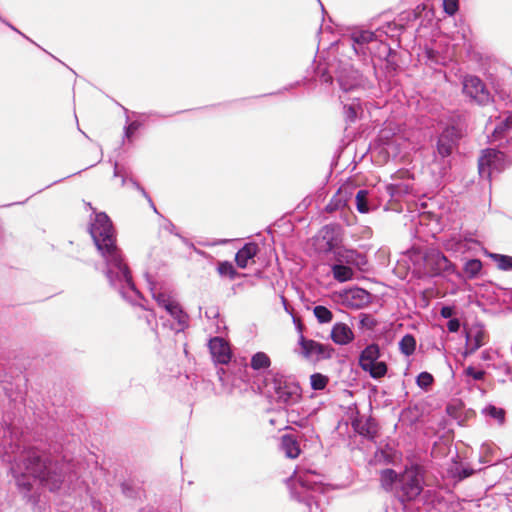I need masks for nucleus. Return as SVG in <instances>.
<instances>
[{
    "mask_svg": "<svg viewBox=\"0 0 512 512\" xmlns=\"http://www.w3.org/2000/svg\"><path fill=\"white\" fill-rule=\"evenodd\" d=\"M10 470L23 498L27 502H36L31 493L32 479L39 480L50 492L59 491L67 475L72 471V464L65 459L52 458L38 448L30 447L14 458Z\"/></svg>",
    "mask_w": 512,
    "mask_h": 512,
    "instance_id": "obj_1",
    "label": "nucleus"
},
{
    "mask_svg": "<svg viewBox=\"0 0 512 512\" xmlns=\"http://www.w3.org/2000/svg\"><path fill=\"white\" fill-rule=\"evenodd\" d=\"M89 226V233L93 242L104 260L102 272L111 288L117 290L127 300H134L141 296L137 289L131 270L125 260L122 250L116 244V234L113 223L105 212H96Z\"/></svg>",
    "mask_w": 512,
    "mask_h": 512,
    "instance_id": "obj_2",
    "label": "nucleus"
},
{
    "mask_svg": "<svg viewBox=\"0 0 512 512\" xmlns=\"http://www.w3.org/2000/svg\"><path fill=\"white\" fill-rule=\"evenodd\" d=\"M291 497L300 503H304L309 512L313 511V506L319 508L316 500V493L321 494L325 491L323 476L315 471H296L290 479Z\"/></svg>",
    "mask_w": 512,
    "mask_h": 512,
    "instance_id": "obj_3",
    "label": "nucleus"
},
{
    "mask_svg": "<svg viewBox=\"0 0 512 512\" xmlns=\"http://www.w3.org/2000/svg\"><path fill=\"white\" fill-rule=\"evenodd\" d=\"M410 258L414 263H423V271L428 277H442L452 279L460 277L456 265L437 248H425L424 250L412 248Z\"/></svg>",
    "mask_w": 512,
    "mask_h": 512,
    "instance_id": "obj_4",
    "label": "nucleus"
},
{
    "mask_svg": "<svg viewBox=\"0 0 512 512\" xmlns=\"http://www.w3.org/2000/svg\"><path fill=\"white\" fill-rule=\"evenodd\" d=\"M266 384L271 385L278 404L292 407L302 397V389L299 383L291 376L273 368L266 373Z\"/></svg>",
    "mask_w": 512,
    "mask_h": 512,
    "instance_id": "obj_5",
    "label": "nucleus"
},
{
    "mask_svg": "<svg viewBox=\"0 0 512 512\" xmlns=\"http://www.w3.org/2000/svg\"><path fill=\"white\" fill-rule=\"evenodd\" d=\"M365 66L366 69L363 72L350 65L341 67L337 73V82L344 93L369 90L374 87V82L377 80L376 65L370 59L369 63H365Z\"/></svg>",
    "mask_w": 512,
    "mask_h": 512,
    "instance_id": "obj_6",
    "label": "nucleus"
},
{
    "mask_svg": "<svg viewBox=\"0 0 512 512\" xmlns=\"http://www.w3.org/2000/svg\"><path fill=\"white\" fill-rule=\"evenodd\" d=\"M424 469L413 463L399 475L395 495L401 503L415 500L423 491Z\"/></svg>",
    "mask_w": 512,
    "mask_h": 512,
    "instance_id": "obj_7",
    "label": "nucleus"
},
{
    "mask_svg": "<svg viewBox=\"0 0 512 512\" xmlns=\"http://www.w3.org/2000/svg\"><path fill=\"white\" fill-rule=\"evenodd\" d=\"M465 136L464 126L452 121L439 133L435 146V160L450 157L458 149L461 139Z\"/></svg>",
    "mask_w": 512,
    "mask_h": 512,
    "instance_id": "obj_8",
    "label": "nucleus"
},
{
    "mask_svg": "<svg viewBox=\"0 0 512 512\" xmlns=\"http://www.w3.org/2000/svg\"><path fill=\"white\" fill-rule=\"evenodd\" d=\"M323 239L326 240V252L334 253V259L337 262L355 266L362 269L367 265L368 261L364 254L354 249H346L343 247L336 248V239L333 237V227L326 225L323 227Z\"/></svg>",
    "mask_w": 512,
    "mask_h": 512,
    "instance_id": "obj_9",
    "label": "nucleus"
},
{
    "mask_svg": "<svg viewBox=\"0 0 512 512\" xmlns=\"http://www.w3.org/2000/svg\"><path fill=\"white\" fill-rule=\"evenodd\" d=\"M461 84L462 94L469 103L486 107L495 102L494 96L479 76L466 74L462 77Z\"/></svg>",
    "mask_w": 512,
    "mask_h": 512,
    "instance_id": "obj_10",
    "label": "nucleus"
},
{
    "mask_svg": "<svg viewBox=\"0 0 512 512\" xmlns=\"http://www.w3.org/2000/svg\"><path fill=\"white\" fill-rule=\"evenodd\" d=\"M150 291L153 299L157 304L165 309L167 313L176 321V325L171 328L176 332L184 331L189 325V316L180 306V304L174 300L170 295L157 291L153 283L149 282Z\"/></svg>",
    "mask_w": 512,
    "mask_h": 512,
    "instance_id": "obj_11",
    "label": "nucleus"
},
{
    "mask_svg": "<svg viewBox=\"0 0 512 512\" xmlns=\"http://www.w3.org/2000/svg\"><path fill=\"white\" fill-rule=\"evenodd\" d=\"M510 165L505 153L495 148L481 151L478 159V172L482 179L491 181L493 173H501Z\"/></svg>",
    "mask_w": 512,
    "mask_h": 512,
    "instance_id": "obj_12",
    "label": "nucleus"
},
{
    "mask_svg": "<svg viewBox=\"0 0 512 512\" xmlns=\"http://www.w3.org/2000/svg\"><path fill=\"white\" fill-rule=\"evenodd\" d=\"M381 350L377 343L367 345L359 354L358 365L373 379H380L388 372V365L380 361Z\"/></svg>",
    "mask_w": 512,
    "mask_h": 512,
    "instance_id": "obj_13",
    "label": "nucleus"
},
{
    "mask_svg": "<svg viewBox=\"0 0 512 512\" xmlns=\"http://www.w3.org/2000/svg\"><path fill=\"white\" fill-rule=\"evenodd\" d=\"M299 345L301 346L303 356L306 358L316 355L318 360L330 359L334 351L331 346L322 344L313 339H307L302 333L299 337Z\"/></svg>",
    "mask_w": 512,
    "mask_h": 512,
    "instance_id": "obj_14",
    "label": "nucleus"
},
{
    "mask_svg": "<svg viewBox=\"0 0 512 512\" xmlns=\"http://www.w3.org/2000/svg\"><path fill=\"white\" fill-rule=\"evenodd\" d=\"M350 40L355 54L366 57L368 51L372 50L370 45L376 44L379 38L377 31L362 30L353 32Z\"/></svg>",
    "mask_w": 512,
    "mask_h": 512,
    "instance_id": "obj_15",
    "label": "nucleus"
},
{
    "mask_svg": "<svg viewBox=\"0 0 512 512\" xmlns=\"http://www.w3.org/2000/svg\"><path fill=\"white\" fill-rule=\"evenodd\" d=\"M416 18H418L417 10L401 14L400 18H399V22H397V21L387 22L376 30L377 34H378V38H381L383 35H385L393 40H396L398 43H400L399 37L405 29V27L401 23V21L411 20V19L415 20ZM380 40L381 39H379V41Z\"/></svg>",
    "mask_w": 512,
    "mask_h": 512,
    "instance_id": "obj_16",
    "label": "nucleus"
},
{
    "mask_svg": "<svg viewBox=\"0 0 512 512\" xmlns=\"http://www.w3.org/2000/svg\"><path fill=\"white\" fill-rule=\"evenodd\" d=\"M125 115H126V125L123 128V141L125 139L131 141L133 135L137 130H139L150 118L156 117L161 118L164 117L160 113L156 111H150L145 113H138V112H132L134 116L137 117L136 120L128 123L129 121V110L125 108L124 106H121Z\"/></svg>",
    "mask_w": 512,
    "mask_h": 512,
    "instance_id": "obj_17",
    "label": "nucleus"
},
{
    "mask_svg": "<svg viewBox=\"0 0 512 512\" xmlns=\"http://www.w3.org/2000/svg\"><path fill=\"white\" fill-rule=\"evenodd\" d=\"M486 332L484 325L481 323L473 324L466 332V347L463 355L466 357L477 351L482 345H484V338Z\"/></svg>",
    "mask_w": 512,
    "mask_h": 512,
    "instance_id": "obj_18",
    "label": "nucleus"
},
{
    "mask_svg": "<svg viewBox=\"0 0 512 512\" xmlns=\"http://www.w3.org/2000/svg\"><path fill=\"white\" fill-rule=\"evenodd\" d=\"M351 426L356 433L370 441H375L378 437V422L372 416L367 417L365 420L359 417L354 418L351 421Z\"/></svg>",
    "mask_w": 512,
    "mask_h": 512,
    "instance_id": "obj_19",
    "label": "nucleus"
},
{
    "mask_svg": "<svg viewBox=\"0 0 512 512\" xmlns=\"http://www.w3.org/2000/svg\"><path fill=\"white\" fill-rule=\"evenodd\" d=\"M379 58L385 61L384 71L388 76H394L399 70L398 53L395 49L387 43L380 40L379 43Z\"/></svg>",
    "mask_w": 512,
    "mask_h": 512,
    "instance_id": "obj_20",
    "label": "nucleus"
},
{
    "mask_svg": "<svg viewBox=\"0 0 512 512\" xmlns=\"http://www.w3.org/2000/svg\"><path fill=\"white\" fill-rule=\"evenodd\" d=\"M209 350L213 359L220 364H227L231 360L229 344L221 337H213L209 340Z\"/></svg>",
    "mask_w": 512,
    "mask_h": 512,
    "instance_id": "obj_21",
    "label": "nucleus"
},
{
    "mask_svg": "<svg viewBox=\"0 0 512 512\" xmlns=\"http://www.w3.org/2000/svg\"><path fill=\"white\" fill-rule=\"evenodd\" d=\"M344 301L352 308H363L367 306L372 299V295L365 289L360 287L350 288L345 291Z\"/></svg>",
    "mask_w": 512,
    "mask_h": 512,
    "instance_id": "obj_22",
    "label": "nucleus"
},
{
    "mask_svg": "<svg viewBox=\"0 0 512 512\" xmlns=\"http://www.w3.org/2000/svg\"><path fill=\"white\" fill-rule=\"evenodd\" d=\"M286 418L287 422L293 425L298 426L301 429L307 430V432H312L313 427L310 422L308 414L305 411H300L299 409L286 407Z\"/></svg>",
    "mask_w": 512,
    "mask_h": 512,
    "instance_id": "obj_23",
    "label": "nucleus"
},
{
    "mask_svg": "<svg viewBox=\"0 0 512 512\" xmlns=\"http://www.w3.org/2000/svg\"><path fill=\"white\" fill-rule=\"evenodd\" d=\"M331 339L338 345H347L354 339V334L347 324L338 322L332 327Z\"/></svg>",
    "mask_w": 512,
    "mask_h": 512,
    "instance_id": "obj_24",
    "label": "nucleus"
},
{
    "mask_svg": "<svg viewBox=\"0 0 512 512\" xmlns=\"http://www.w3.org/2000/svg\"><path fill=\"white\" fill-rule=\"evenodd\" d=\"M259 251V247L255 242L245 243L235 255V262L237 266L244 269L248 265V261L253 259Z\"/></svg>",
    "mask_w": 512,
    "mask_h": 512,
    "instance_id": "obj_25",
    "label": "nucleus"
},
{
    "mask_svg": "<svg viewBox=\"0 0 512 512\" xmlns=\"http://www.w3.org/2000/svg\"><path fill=\"white\" fill-rule=\"evenodd\" d=\"M280 450L287 458L295 459L299 456L301 449L296 436L284 434L280 438Z\"/></svg>",
    "mask_w": 512,
    "mask_h": 512,
    "instance_id": "obj_26",
    "label": "nucleus"
},
{
    "mask_svg": "<svg viewBox=\"0 0 512 512\" xmlns=\"http://www.w3.org/2000/svg\"><path fill=\"white\" fill-rule=\"evenodd\" d=\"M482 262L480 259H469L464 263L463 270L459 271L460 277H455L459 281L473 280L481 275Z\"/></svg>",
    "mask_w": 512,
    "mask_h": 512,
    "instance_id": "obj_27",
    "label": "nucleus"
},
{
    "mask_svg": "<svg viewBox=\"0 0 512 512\" xmlns=\"http://www.w3.org/2000/svg\"><path fill=\"white\" fill-rule=\"evenodd\" d=\"M343 103V114L347 124L355 123L363 113L362 103L359 97H353L350 103Z\"/></svg>",
    "mask_w": 512,
    "mask_h": 512,
    "instance_id": "obj_28",
    "label": "nucleus"
},
{
    "mask_svg": "<svg viewBox=\"0 0 512 512\" xmlns=\"http://www.w3.org/2000/svg\"><path fill=\"white\" fill-rule=\"evenodd\" d=\"M356 208L359 213H368L377 208L372 194L366 189H360L355 196Z\"/></svg>",
    "mask_w": 512,
    "mask_h": 512,
    "instance_id": "obj_29",
    "label": "nucleus"
},
{
    "mask_svg": "<svg viewBox=\"0 0 512 512\" xmlns=\"http://www.w3.org/2000/svg\"><path fill=\"white\" fill-rule=\"evenodd\" d=\"M121 493L128 499L141 500L145 497L143 487L132 479L124 480L120 483Z\"/></svg>",
    "mask_w": 512,
    "mask_h": 512,
    "instance_id": "obj_30",
    "label": "nucleus"
},
{
    "mask_svg": "<svg viewBox=\"0 0 512 512\" xmlns=\"http://www.w3.org/2000/svg\"><path fill=\"white\" fill-rule=\"evenodd\" d=\"M113 175L114 177H121L122 186L129 182L135 189H137L143 195L144 198H149V194L140 185V183L133 177H128V170L125 167H119L117 161L114 162Z\"/></svg>",
    "mask_w": 512,
    "mask_h": 512,
    "instance_id": "obj_31",
    "label": "nucleus"
},
{
    "mask_svg": "<svg viewBox=\"0 0 512 512\" xmlns=\"http://www.w3.org/2000/svg\"><path fill=\"white\" fill-rule=\"evenodd\" d=\"M448 476L454 480V482H461L464 479L472 476L475 470L469 466L463 465L460 462H454L447 470Z\"/></svg>",
    "mask_w": 512,
    "mask_h": 512,
    "instance_id": "obj_32",
    "label": "nucleus"
},
{
    "mask_svg": "<svg viewBox=\"0 0 512 512\" xmlns=\"http://www.w3.org/2000/svg\"><path fill=\"white\" fill-rule=\"evenodd\" d=\"M271 363L269 355L262 351L254 353L250 359L251 369L265 374L270 370Z\"/></svg>",
    "mask_w": 512,
    "mask_h": 512,
    "instance_id": "obj_33",
    "label": "nucleus"
},
{
    "mask_svg": "<svg viewBox=\"0 0 512 512\" xmlns=\"http://www.w3.org/2000/svg\"><path fill=\"white\" fill-rule=\"evenodd\" d=\"M331 271L334 279L341 283L351 280L354 275V271L349 266L337 261L331 265Z\"/></svg>",
    "mask_w": 512,
    "mask_h": 512,
    "instance_id": "obj_34",
    "label": "nucleus"
},
{
    "mask_svg": "<svg viewBox=\"0 0 512 512\" xmlns=\"http://www.w3.org/2000/svg\"><path fill=\"white\" fill-rule=\"evenodd\" d=\"M488 368H492L496 372L497 381L505 384L507 379L512 381V367L506 362L488 364Z\"/></svg>",
    "mask_w": 512,
    "mask_h": 512,
    "instance_id": "obj_35",
    "label": "nucleus"
},
{
    "mask_svg": "<svg viewBox=\"0 0 512 512\" xmlns=\"http://www.w3.org/2000/svg\"><path fill=\"white\" fill-rule=\"evenodd\" d=\"M385 192L390 201H399L403 196L409 194V186L404 183L385 185Z\"/></svg>",
    "mask_w": 512,
    "mask_h": 512,
    "instance_id": "obj_36",
    "label": "nucleus"
},
{
    "mask_svg": "<svg viewBox=\"0 0 512 512\" xmlns=\"http://www.w3.org/2000/svg\"><path fill=\"white\" fill-rule=\"evenodd\" d=\"M399 475L394 469L386 468L381 471L380 480L382 487L385 490H391L397 488V481H399Z\"/></svg>",
    "mask_w": 512,
    "mask_h": 512,
    "instance_id": "obj_37",
    "label": "nucleus"
},
{
    "mask_svg": "<svg viewBox=\"0 0 512 512\" xmlns=\"http://www.w3.org/2000/svg\"><path fill=\"white\" fill-rule=\"evenodd\" d=\"M482 413L486 417L494 419L499 425H503L505 423L506 411L501 407L489 404L483 408Z\"/></svg>",
    "mask_w": 512,
    "mask_h": 512,
    "instance_id": "obj_38",
    "label": "nucleus"
},
{
    "mask_svg": "<svg viewBox=\"0 0 512 512\" xmlns=\"http://www.w3.org/2000/svg\"><path fill=\"white\" fill-rule=\"evenodd\" d=\"M399 350L402 354L409 357L416 350V339L412 334H405L399 341Z\"/></svg>",
    "mask_w": 512,
    "mask_h": 512,
    "instance_id": "obj_39",
    "label": "nucleus"
},
{
    "mask_svg": "<svg viewBox=\"0 0 512 512\" xmlns=\"http://www.w3.org/2000/svg\"><path fill=\"white\" fill-rule=\"evenodd\" d=\"M487 255L497 264L498 269L502 271L512 270V256L498 253H487Z\"/></svg>",
    "mask_w": 512,
    "mask_h": 512,
    "instance_id": "obj_40",
    "label": "nucleus"
},
{
    "mask_svg": "<svg viewBox=\"0 0 512 512\" xmlns=\"http://www.w3.org/2000/svg\"><path fill=\"white\" fill-rule=\"evenodd\" d=\"M217 271L220 276L228 277L230 280H234L239 276V273L230 261H220L217 266Z\"/></svg>",
    "mask_w": 512,
    "mask_h": 512,
    "instance_id": "obj_41",
    "label": "nucleus"
},
{
    "mask_svg": "<svg viewBox=\"0 0 512 512\" xmlns=\"http://www.w3.org/2000/svg\"><path fill=\"white\" fill-rule=\"evenodd\" d=\"M314 316L318 320L319 323L325 324L329 323L333 319V313L326 306L317 305L313 309Z\"/></svg>",
    "mask_w": 512,
    "mask_h": 512,
    "instance_id": "obj_42",
    "label": "nucleus"
},
{
    "mask_svg": "<svg viewBox=\"0 0 512 512\" xmlns=\"http://www.w3.org/2000/svg\"><path fill=\"white\" fill-rule=\"evenodd\" d=\"M329 382V378L321 373H314L310 376V385L313 390H324Z\"/></svg>",
    "mask_w": 512,
    "mask_h": 512,
    "instance_id": "obj_43",
    "label": "nucleus"
},
{
    "mask_svg": "<svg viewBox=\"0 0 512 512\" xmlns=\"http://www.w3.org/2000/svg\"><path fill=\"white\" fill-rule=\"evenodd\" d=\"M434 383V377L431 373L423 371L416 377V384L419 388L428 391Z\"/></svg>",
    "mask_w": 512,
    "mask_h": 512,
    "instance_id": "obj_44",
    "label": "nucleus"
},
{
    "mask_svg": "<svg viewBox=\"0 0 512 512\" xmlns=\"http://www.w3.org/2000/svg\"><path fill=\"white\" fill-rule=\"evenodd\" d=\"M378 325V321L369 314H361L359 319V326L362 329L373 331Z\"/></svg>",
    "mask_w": 512,
    "mask_h": 512,
    "instance_id": "obj_45",
    "label": "nucleus"
},
{
    "mask_svg": "<svg viewBox=\"0 0 512 512\" xmlns=\"http://www.w3.org/2000/svg\"><path fill=\"white\" fill-rule=\"evenodd\" d=\"M459 8V0H443V9L446 14L453 16Z\"/></svg>",
    "mask_w": 512,
    "mask_h": 512,
    "instance_id": "obj_46",
    "label": "nucleus"
},
{
    "mask_svg": "<svg viewBox=\"0 0 512 512\" xmlns=\"http://www.w3.org/2000/svg\"><path fill=\"white\" fill-rule=\"evenodd\" d=\"M464 373L466 376L473 378L475 381H482L485 378L486 372L484 370H476L473 366H468Z\"/></svg>",
    "mask_w": 512,
    "mask_h": 512,
    "instance_id": "obj_47",
    "label": "nucleus"
},
{
    "mask_svg": "<svg viewBox=\"0 0 512 512\" xmlns=\"http://www.w3.org/2000/svg\"><path fill=\"white\" fill-rule=\"evenodd\" d=\"M318 80L322 84H332L333 76L325 69L318 66V71L316 72Z\"/></svg>",
    "mask_w": 512,
    "mask_h": 512,
    "instance_id": "obj_48",
    "label": "nucleus"
},
{
    "mask_svg": "<svg viewBox=\"0 0 512 512\" xmlns=\"http://www.w3.org/2000/svg\"><path fill=\"white\" fill-rule=\"evenodd\" d=\"M342 206H345V201H343L341 198H338L335 195L331 198L330 202L327 204L326 211L333 212L335 210H338Z\"/></svg>",
    "mask_w": 512,
    "mask_h": 512,
    "instance_id": "obj_49",
    "label": "nucleus"
},
{
    "mask_svg": "<svg viewBox=\"0 0 512 512\" xmlns=\"http://www.w3.org/2000/svg\"><path fill=\"white\" fill-rule=\"evenodd\" d=\"M512 128V112H510L500 125L495 128V133L500 134L505 130Z\"/></svg>",
    "mask_w": 512,
    "mask_h": 512,
    "instance_id": "obj_50",
    "label": "nucleus"
},
{
    "mask_svg": "<svg viewBox=\"0 0 512 512\" xmlns=\"http://www.w3.org/2000/svg\"><path fill=\"white\" fill-rule=\"evenodd\" d=\"M461 327V322L458 318H451L447 322V329L451 333H456Z\"/></svg>",
    "mask_w": 512,
    "mask_h": 512,
    "instance_id": "obj_51",
    "label": "nucleus"
},
{
    "mask_svg": "<svg viewBox=\"0 0 512 512\" xmlns=\"http://www.w3.org/2000/svg\"><path fill=\"white\" fill-rule=\"evenodd\" d=\"M440 315H441V317H443L445 319L453 318L454 307L449 306V305L442 306V308L440 309Z\"/></svg>",
    "mask_w": 512,
    "mask_h": 512,
    "instance_id": "obj_52",
    "label": "nucleus"
},
{
    "mask_svg": "<svg viewBox=\"0 0 512 512\" xmlns=\"http://www.w3.org/2000/svg\"><path fill=\"white\" fill-rule=\"evenodd\" d=\"M163 228L168 231L169 233L175 235L178 237V235L180 234L177 230V227L174 225V223L169 220V219H165V222L163 224Z\"/></svg>",
    "mask_w": 512,
    "mask_h": 512,
    "instance_id": "obj_53",
    "label": "nucleus"
},
{
    "mask_svg": "<svg viewBox=\"0 0 512 512\" xmlns=\"http://www.w3.org/2000/svg\"><path fill=\"white\" fill-rule=\"evenodd\" d=\"M495 92L498 98L505 104H507L508 101H510V93L507 92L505 89H496Z\"/></svg>",
    "mask_w": 512,
    "mask_h": 512,
    "instance_id": "obj_54",
    "label": "nucleus"
},
{
    "mask_svg": "<svg viewBox=\"0 0 512 512\" xmlns=\"http://www.w3.org/2000/svg\"><path fill=\"white\" fill-rule=\"evenodd\" d=\"M0 21L2 23H4L5 25H7L11 30L15 31L16 33L20 34L22 37H24L25 39H27L28 41H31V39L26 36L24 33H22L21 31H19L15 26H13L10 22H8L7 20L3 19L1 16H0Z\"/></svg>",
    "mask_w": 512,
    "mask_h": 512,
    "instance_id": "obj_55",
    "label": "nucleus"
},
{
    "mask_svg": "<svg viewBox=\"0 0 512 512\" xmlns=\"http://www.w3.org/2000/svg\"><path fill=\"white\" fill-rule=\"evenodd\" d=\"M178 238H179V239L182 241V243H183L184 245H186L187 247H189V248H193L195 251H197V252H199V253L201 252V251L197 250V249L195 248L194 244H193L189 239H187L186 237H184L183 235L179 234V235H178Z\"/></svg>",
    "mask_w": 512,
    "mask_h": 512,
    "instance_id": "obj_56",
    "label": "nucleus"
},
{
    "mask_svg": "<svg viewBox=\"0 0 512 512\" xmlns=\"http://www.w3.org/2000/svg\"><path fill=\"white\" fill-rule=\"evenodd\" d=\"M299 83H300V82H299V81H297V82H295L294 84H290V85H288V86L283 87L282 89H280V90H279V91H277V92L269 93V95L281 94V93H283L284 91H288V90H290L291 88H293V87H295V86L299 85ZM263 96H268V94H264Z\"/></svg>",
    "mask_w": 512,
    "mask_h": 512,
    "instance_id": "obj_57",
    "label": "nucleus"
},
{
    "mask_svg": "<svg viewBox=\"0 0 512 512\" xmlns=\"http://www.w3.org/2000/svg\"><path fill=\"white\" fill-rule=\"evenodd\" d=\"M206 316L208 318H217L219 316V311L217 308H210L206 311Z\"/></svg>",
    "mask_w": 512,
    "mask_h": 512,
    "instance_id": "obj_58",
    "label": "nucleus"
},
{
    "mask_svg": "<svg viewBox=\"0 0 512 512\" xmlns=\"http://www.w3.org/2000/svg\"><path fill=\"white\" fill-rule=\"evenodd\" d=\"M139 512H161L152 505H146L139 509Z\"/></svg>",
    "mask_w": 512,
    "mask_h": 512,
    "instance_id": "obj_59",
    "label": "nucleus"
},
{
    "mask_svg": "<svg viewBox=\"0 0 512 512\" xmlns=\"http://www.w3.org/2000/svg\"><path fill=\"white\" fill-rule=\"evenodd\" d=\"M481 359L484 360V361H489L491 360V354L488 350H484L481 352Z\"/></svg>",
    "mask_w": 512,
    "mask_h": 512,
    "instance_id": "obj_60",
    "label": "nucleus"
},
{
    "mask_svg": "<svg viewBox=\"0 0 512 512\" xmlns=\"http://www.w3.org/2000/svg\"><path fill=\"white\" fill-rule=\"evenodd\" d=\"M145 199L149 202L150 207L153 209V211L158 214L159 212H158L152 198L149 196V198H145Z\"/></svg>",
    "mask_w": 512,
    "mask_h": 512,
    "instance_id": "obj_61",
    "label": "nucleus"
},
{
    "mask_svg": "<svg viewBox=\"0 0 512 512\" xmlns=\"http://www.w3.org/2000/svg\"><path fill=\"white\" fill-rule=\"evenodd\" d=\"M282 302H283V305H284V309L288 312V313H291L288 309V304H287V300L285 299V297H282Z\"/></svg>",
    "mask_w": 512,
    "mask_h": 512,
    "instance_id": "obj_62",
    "label": "nucleus"
},
{
    "mask_svg": "<svg viewBox=\"0 0 512 512\" xmlns=\"http://www.w3.org/2000/svg\"><path fill=\"white\" fill-rule=\"evenodd\" d=\"M227 243V240L223 239V240H218L216 242L213 243V245H219V244H225Z\"/></svg>",
    "mask_w": 512,
    "mask_h": 512,
    "instance_id": "obj_63",
    "label": "nucleus"
},
{
    "mask_svg": "<svg viewBox=\"0 0 512 512\" xmlns=\"http://www.w3.org/2000/svg\"><path fill=\"white\" fill-rule=\"evenodd\" d=\"M62 180H63V179H60V180L54 181L52 184L48 185L47 187H50V186H52V185H54V184H57L58 182H61Z\"/></svg>",
    "mask_w": 512,
    "mask_h": 512,
    "instance_id": "obj_64",
    "label": "nucleus"
}]
</instances>
